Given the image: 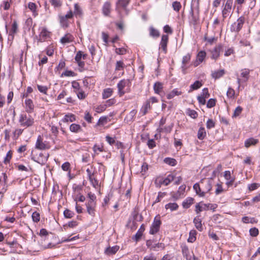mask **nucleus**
<instances>
[{"label": "nucleus", "mask_w": 260, "mask_h": 260, "mask_svg": "<svg viewBox=\"0 0 260 260\" xmlns=\"http://www.w3.org/2000/svg\"><path fill=\"white\" fill-rule=\"evenodd\" d=\"M19 122L21 126L28 127L34 123V119L29 115L22 113L19 116Z\"/></svg>", "instance_id": "f257e3e1"}, {"label": "nucleus", "mask_w": 260, "mask_h": 260, "mask_svg": "<svg viewBox=\"0 0 260 260\" xmlns=\"http://www.w3.org/2000/svg\"><path fill=\"white\" fill-rule=\"evenodd\" d=\"M175 179V176L173 174H169L166 178L161 177H157L154 181V184L156 187L160 188L162 185H168L170 182Z\"/></svg>", "instance_id": "f03ea898"}, {"label": "nucleus", "mask_w": 260, "mask_h": 260, "mask_svg": "<svg viewBox=\"0 0 260 260\" xmlns=\"http://www.w3.org/2000/svg\"><path fill=\"white\" fill-rule=\"evenodd\" d=\"M201 185L202 188V191L200 193V197H204L205 194L211 190L212 188L210 182L206 180H202L201 181Z\"/></svg>", "instance_id": "7ed1b4c3"}, {"label": "nucleus", "mask_w": 260, "mask_h": 260, "mask_svg": "<svg viewBox=\"0 0 260 260\" xmlns=\"http://www.w3.org/2000/svg\"><path fill=\"white\" fill-rule=\"evenodd\" d=\"M131 82L129 80L123 79L121 80L117 84L118 89V93L120 96H122L126 92L124 90L125 87L129 86Z\"/></svg>", "instance_id": "20e7f679"}, {"label": "nucleus", "mask_w": 260, "mask_h": 260, "mask_svg": "<svg viewBox=\"0 0 260 260\" xmlns=\"http://www.w3.org/2000/svg\"><path fill=\"white\" fill-rule=\"evenodd\" d=\"M244 22V18L240 17L236 22H234L231 26V30L232 31L238 32L242 27Z\"/></svg>", "instance_id": "39448f33"}, {"label": "nucleus", "mask_w": 260, "mask_h": 260, "mask_svg": "<svg viewBox=\"0 0 260 260\" xmlns=\"http://www.w3.org/2000/svg\"><path fill=\"white\" fill-rule=\"evenodd\" d=\"M49 154L48 153H41L39 154V157H38L37 159H36L35 156L32 157V159L37 162L40 164H44L47 160Z\"/></svg>", "instance_id": "423d86ee"}, {"label": "nucleus", "mask_w": 260, "mask_h": 260, "mask_svg": "<svg viewBox=\"0 0 260 260\" xmlns=\"http://www.w3.org/2000/svg\"><path fill=\"white\" fill-rule=\"evenodd\" d=\"M161 222L159 220H155L151 225L149 233L154 235L157 233L159 230Z\"/></svg>", "instance_id": "0eeeda50"}, {"label": "nucleus", "mask_w": 260, "mask_h": 260, "mask_svg": "<svg viewBox=\"0 0 260 260\" xmlns=\"http://www.w3.org/2000/svg\"><path fill=\"white\" fill-rule=\"evenodd\" d=\"M96 203L87 202L86 207L87 213L91 216H95Z\"/></svg>", "instance_id": "6e6552de"}, {"label": "nucleus", "mask_w": 260, "mask_h": 260, "mask_svg": "<svg viewBox=\"0 0 260 260\" xmlns=\"http://www.w3.org/2000/svg\"><path fill=\"white\" fill-rule=\"evenodd\" d=\"M232 6V1H226L222 10V15L224 17H226L231 13Z\"/></svg>", "instance_id": "1a4fd4ad"}, {"label": "nucleus", "mask_w": 260, "mask_h": 260, "mask_svg": "<svg viewBox=\"0 0 260 260\" xmlns=\"http://www.w3.org/2000/svg\"><path fill=\"white\" fill-rule=\"evenodd\" d=\"M36 148L40 150H44L48 149L49 147L43 142L42 137L39 136L36 143Z\"/></svg>", "instance_id": "9d476101"}, {"label": "nucleus", "mask_w": 260, "mask_h": 260, "mask_svg": "<svg viewBox=\"0 0 260 260\" xmlns=\"http://www.w3.org/2000/svg\"><path fill=\"white\" fill-rule=\"evenodd\" d=\"M168 39L169 37L167 35H163L161 37L160 48H161L165 53L167 52Z\"/></svg>", "instance_id": "9b49d317"}, {"label": "nucleus", "mask_w": 260, "mask_h": 260, "mask_svg": "<svg viewBox=\"0 0 260 260\" xmlns=\"http://www.w3.org/2000/svg\"><path fill=\"white\" fill-rule=\"evenodd\" d=\"M119 247L118 246H114L113 247H109L105 249L104 253L107 255H111L114 254L119 250Z\"/></svg>", "instance_id": "f8f14e48"}, {"label": "nucleus", "mask_w": 260, "mask_h": 260, "mask_svg": "<svg viewBox=\"0 0 260 260\" xmlns=\"http://www.w3.org/2000/svg\"><path fill=\"white\" fill-rule=\"evenodd\" d=\"M205 56V52L203 51L199 52L197 57V60L193 63L194 67H197L200 63H201L204 60Z\"/></svg>", "instance_id": "ddd939ff"}, {"label": "nucleus", "mask_w": 260, "mask_h": 260, "mask_svg": "<svg viewBox=\"0 0 260 260\" xmlns=\"http://www.w3.org/2000/svg\"><path fill=\"white\" fill-rule=\"evenodd\" d=\"M25 110L27 113L31 112L34 109V105L31 100L26 99L25 101Z\"/></svg>", "instance_id": "4468645a"}, {"label": "nucleus", "mask_w": 260, "mask_h": 260, "mask_svg": "<svg viewBox=\"0 0 260 260\" xmlns=\"http://www.w3.org/2000/svg\"><path fill=\"white\" fill-rule=\"evenodd\" d=\"M74 37L70 34H66L64 37L61 38L60 42L63 44L70 43L73 41Z\"/></svg>", "instance_id": "2eb2a0df"}, {"label": "nucleus", "mask_w": 260, "mask_h": 260, "mask_svg": "<svg viewBox=\"0 0 260 260\" xmlns=\"http://www.w3.org/2000/svg\"><path fill=\"white\" fill-rule=\"evenodd\" d=\"M224 177L228 181L226 182V184L228 185H231L233 184L234 179L232 178L230 171H225L224 172Z\"/></svg>", "instance_id": "dca6fc26"}, {"label": "nucleus", "mask_w": 260, "mask_h": 260, "mask_svg": "<svg viewBox=\"0 0 260 260\" xmlns=\"http://www.w3.org/2000/svg\"><path fill=\"white\" fill-rule=\"evenodd\" d=\"M50 32H49L46 28H42L40 34V40L41 41H45L49 37Z\"/></svg>", "instance_id": "f3484780"}, {"label": "nucleus", "mask_w": 260, "mask_h": 260, "mask_svg": "<svg viewBox=\"0 0 260 260\" xmlns=\"http://www.w3.org/2000/svg\"><path fill=\"white\" fill-rule=\"evenodd\" d=\"M190 60V55L189 54H187L186 55H185L182 59V72L184 74H185V70L186 69V68L185 67V64L187 63L189 60Z\"/></svg>", "instance_id": "a211bd4d"}, {"label": "nucleus", "mask_w": 260, "mask_h": 260, "mask_svg": "<svg viewBox=\"0 0 260 260\" xmlns=\"http://www.w3.org/2000/svg\"><path fill=\"white\" fill-rule=\"evenodd\" d=\"M111 12V5L109 2H106L103 7V13L105 16H109Z\"/></svg>", "instance_id": "6ab92c4d"}, {"label": "nucleus", "mask_w": 260, "mask_h": 260, "mask_svg": "<svg viewBox=\"0 0 260 260\" xmlns=\"http://www.w3.org/2000/svg\"><path fill=\"white\" fill-rule=\"evenodd\" d=\"M258 142V140L257 139H255L253 138H249L245 141V146L246 148H248L250 146L256 145Z\"/></svg>", "instance_id": "aec40b11"}, {"label": "nucleus", "mask_w": 260, "mask_h": 260, "mask_svg": "<svg viewBox=\"0 0 260 260\" xmlns=\"http://www.w3.org/2000/svg\"><path fill=\"white\" fill-rule=\"evenodd\" d=\"M193 223L196 228L200 231L203 230L202 220L199 217H196L193 219Z\"/></svg>", "instance_id": "412c9836"}, {"label": "nucleus", "mask_w": 260, "mask_h": 260, "mask_svg": "<svg viewBox=\"0 0 260 260\" xmlns=\"http://www.w3.org/2000/svg\"><path fill=\"white\" fill-rule=\"evenodd\" d=\"M224 73V70L223 69H221L218 71L213 72L211 75L213 78L217 79L223 76Z\"/></svg>", "instance_id": "4be33fe9"}, {"label": "nucleus", "mask_w": 260, "mask_h": 260, "mask_svg": "<svg viewBox=\"0 0 260 260\" xmlns=\"http://www.w3.org/2000/svg\"><path fill=\"white\" fill-rule=\"evenodd\" d=\"M70 130L72 132L77 133L82 131V127L79 124L73 123L70 126Z\"/></svg>", "instance_id": "5701e85b"}, {"label": "nucleus", "mask_w": 260, "mask_h": 260, "mask_svg": "<svg viewBox=\"0 0 260 260\" xmlns=\"http://www.w3.org/2000/svg\"><path fill=\"white\" fill-rule=\"evenodd\" d=\"M76 118L74 114H66L63 118L62 119V121L63 122H73L75 121Z\"/></svg>", "instance_id": "b1692460"}, {"label": "nucleus", "mask_w": 260, "mask_h": 260, "mask_svg": "<svg viewBox=\"0 0 260 260\" xmlns=\"http://www.w3.org/2000/svg\"><path fill=\"white\" fill-rule=\"evenodd\" d=\"M208 206L205 204H201L199 203L196 205V212L197 213H199L200 212L203 211V210H205L208 208Z\"/></svg>", "instance_id": "393cba45"}, {"label": "nucleus", "mask_w": 260, "mask_h": 260, "mask_svg": "<svg viewBox=\"0 0 260 260\" xmlns=\"http://www.w3.org/2000/svg\"><path fill=\"white\" fill-rule=\"evenodd\" d=\"M179 206L176 203H170L165 205V208L167 210L169 209L171 211L177 210Z\"/></svg>", "instance_id": "a878e982"}, {"label": "nucleus", "mask_w": 260, "mask_h": 260, "mask_svg": "<svg viewBox=\"0 0 260 260\" xmlns=\"http://www.w3.org/2000/svg\"><path fill=\"white\" fill-rule=\"evenodd\" d=\"M249 70L248 69H244L241 71V76L244 78L243 82H246L248 81L249 77Z\"/></svg>", "instance_id": "bb28decb"}, {"label": "nucleus", "mask_w": 260, "mask_h": 260, "mask_svg": "<svg viewBox=\"0 0 260 260\" xmlns=\"http://www.w3.org/2000/svg\"><path fill=\"white\" fill-rule=\"evenodd\" d=\"M220 51V47L217 46L215 47L211 51L212 58L216 59L219 56Z\"/></svg>", "instance_id": "cd10ccee"}, {"label": "nucleus", "mask_w": 260, "mask_h": 260, "mask_svg": "<svg viewBox=\"0 0 260 260\" xmlns=\"http://www.w3.org/2000/svg\"><path fill=\"white\" fill-rule=\"evenodd\" d=\"M113 93V90L110 88L105 89L102 93L103 99H106L110 98Z\"/></svg>", "instance_id": "c85d7f7f"}, {"label": "nucleus", "mask_w": 260, "mask_h": 260, "mask_svg": "<svg viewBox=\"0 0 260 260\" xmlns=\"http://www.w3.org/2000/svg\"><path fill=\"white\" fill-rule=\"evenodd\" d=\"M154 90L155 93L160 94L162 90V84L160 82H156L153 86Z\"/></svg>", "instance_id": "c756f323"}, {"label": "nucleus", "mask_w": 260, "mask_h": 260, "mask_svg": "<svg viewBox=\"0 0 260 260\" xmlns=\"http://www.w3.org/2000/svg\"><path fill=\"white\" fill-rule=\"evenodd\" d=\"M197 232L196 230H191L189 232V238H188V242L190 243L194 242L196 240Z\"/></svg>", "instance_id": "7c9ffc66"}, {"label": "nucleus", "mask_w": 260, "mask_h": 260, "mask_svg": "<svg viewBox=\"0 0 260 260\" xmlns=\"http://www.w3.org/2000/svg\"><path fill=\"white\" fill-rule=\"evenodd\" d=\"M173 126V124H171L170 125L165 126L164 128L158 127L157 128V131L159 133H162V132H165V133H170L171 131H172Z\"/></svg>", "instance_id": "2f4dec72"}, {"label": "nucleus", "mask_w": 260, "mask_h": 260, "mask_svg": "<svg viewBox=\"0 0 260 260\" xmlns=\"http://www.w3.org/2000/svg\"><path fill=\"white\" fill-rule=\"evenodd\" d=\"M193 199L191 198H188L182 203V206L184 208L187 209L193 204Z\"/></svg>", "instance_id": "473e14b6"}, {"label": "nucleus", "mask_w": 260, "mask_h": 260, "mask_svg": "<svg viewBox=\"0 0 260 260\" xmlns=\"http://www.w3.org/2000/svg\"><path fill=\"white\" fill-rule=\"evenodd\" d=\"M182 92L180 91H178L177 89H173L171 92L167 94L168 99H171L173 98L176 95H181Z\"/></svg>", "instance_id": "72a5a7b5"}, {"label": "nucleus", "mask_w": 260, "mask_h": 260, "mask_svg": "<svg viewBox=\"0 0 260 260\" xmlns=\"http://www.w3.org/2000/svg\"><path fill=\"white\" fill-rule=\"evenodd\" d=\"M202 86V83L200 81H196L193 84L190 85V89L189 92L192 91L193 90H197L200 88Z\"/></svg>", "instance_id": "f704fd0d"}, {"label": "nucleus", "mask_w": 260, "mask_h": 260, "mask_svg": "<svg viewBox=\"0 0 260 260\" xmlns=\"http://www.w3.org/2000/svg\"><path fill=\"white\" fill-rule=\"evenodd\" d=\"M149 33L150 36L154 38H157L160 35L158 30L156 29L152 26H151L149 28Z\"/></svg>", "instance_id": "c9c22d12"}, {"label": "nucleus", "mask_w": 260, "mask_h": 260, "mask_svg": "<svg viewBox=\"0 0 260 260\" xmlns=\"http://www.w3.org/2000/svg\"><path fill=\"white\" fill-rule=\"evenodd\" d=\"M59 22L61 25L64 28H67L69 26V21L68 19H66L64 18L63 16H59Z\"/></svg>", "instance_id": "e433bc0d"}, {"label": "nucleus", "mask_w": 260, "mask_h": 260, "mask_svg": "<svg viewBox=\"0 0 260 260\" xmlns=\"http://www.w3.org/2000/svg\"><path fill=\"white\" fill-rule=\"evenodd\" d=\"M153 251H158L162 250L165 248V245L162 243H158L154 244L153 247H152Z\"/></svg>", "instance_id": "4c0bfd02"}, {"label": "nucleus", "mask_w": 260, "mask_h": 260, "mask_svg": "<svg viewBox=\"0 0 260 260\" xmlns=\"http://www.w3.org/2000/svg\"><path fill=\"white\" fill-rule=\"evenodd\" d=\"M128 4V1H117L116 3L117 9H125Z\"/></svg>", "instance_id": "58836bf2"}, {"label": "nucleus", "mask_w": 260, "mask_h": 260, "mask_svg": "<svg viewBox=\"0 0 260 260\" xmlns=\"http://www.w3.org/2000/svg\"><path fill=\"white\" fill-rule=\"evenodd\" d=\"M88 179L92 184V185L95 188H97L99 186V183L98 180L94 177L93 175L91 176H89L88 177Z\"/></svg>", "instance_id": "ea45409f"}, {"label": "nucleus", "mask_w": 260, "mask_h": 260, "mask_svg": "<svg viewBox=\"0 0 260 260\" xmlns=\"http://www.w3.org/2000/svg\"><path fill=\"white\" fill-rule=\"evenodd\" d=\"M18 29V25L17 22L16 21H14L12 25V28L10 31V35L11 36H13L15 33L17 32Z\"/></svg>", "instance_id": "a19ab883"}, {"label": "nucleus", "mask_w": 260, "mask_h": 260, "mask_svg": "<svg viewBox=\"0 0 260 260\" xmlns=\"http://www.w3.org/2000/svg\"><path fill=\"white\" fill-rule=\"evenodd\" d=\"M206 134L204 128H200L198 132V138L200 140H203L206 136Z\"/></svg>", "instance_id": "79ce46f5"}, {"label": "nucleus", "mask_w": 260, "mask_h": 260, "mask_svg": "<svg viewBox=\"0 0 260 260\" xmlns=\"http://www.w3.org/2000/svg\"><path fill=\"white\" fill-rule=\"evenodd\" d=\"M2 176L3 177V182H4V187L2 188V190H3L4 192L6 191L7 190V180H8V177L7 174L5 173H2Z\"/></svg>", "instance_id": "37998d69"}, {"label": "nucleus", "mask_w": 260, "mask_h": 260, "mask_svg": "<svg viewBox=\"0 0 260 260\" xmlns=\"http://www.w3.org/2000/svg\"><path fill=\"white\" fill-rule=\"evenodd\" d=\"M164 161L167 164L171 166H174L176 165V160L174 158H166L164 159Z\"/></svg>", "instance_id": "c03bdc74"}, {"label": "nucleus", "mask_w": 260, "mask_h": 260, "mask_svg": "<svg viewBox=\"0 0 260 260\" xmlns=\"http://www.w3.org/2000/svg\"><path fill=\"white\" fill-rule=\"evenodd\" d=\"M186 113L187 115H188L189 116H190L191 118L195 119L198 116V113L197 112L191 109H187Z\"/></svg>", "instance_id": "a18cd8bd"}, {"label": "nucleus", "mask_w": 260, "mask_h": 260, "mask_svg": "<svg viewBox=\"0 0 260 260\" xmlns=\"http://www.w3.org/2000/svg\"><path fill=\"white\" fill-rule=\"evenodd\" d=\"M75 92L79 99L83 100L86 98V94L82 89L78 91H75Z\"/></svg>", "instance_id": "49530a36"}, {"label": "nucleus", "mask_w": 260, "mask_h": 260, "mask_svg": "<svg viewBox=\"0 0 260 260\" xmlns=\"http://www.w3.org/2000/svg\"><path fill=\"white\" fill-rule=\"evenodd\" d=\"M193 188L194 190L196 191L197 194L200 196V193L202 191V188L201 185V183L200 184L196 183L194 184Z\"/></svg>", "instance_id": "de8ad7c7"}, {"label": "nucleus", "mask_w": 260, "mask_h": 260, "mask_svg": "<svg viewBox=\"0 0 260 260\" xmlns=\"http://www.w3.org/2000/svg\"><path fill=\"white\" fill-rule=\"evenodd\" d=\"M32 220L35 222H38L40 219V215L37 212H34L31 215Z\"/></svg>", "instance_id": "09e8293b"}, {"label": "nucleus", "mask_w": 260, "mask_h": 260, "mask_svg": "<svg viewBox=\"0 0 260 260\" xmlns=\"http://www.w3.org/2000/svg\"><path fill=\"white\" fill-rule=\"evenodd\" d=\"M63 214L66 218H71L74 216V213L71 210L69 209H66L64 210Z\"/></svg>", "instance_id": "8fccbe9b"}, {"label": "nucleus", "mask_w": 260, "mask_h": 260, "mask_svg": "<svg viewBox=\"0 0 260 260\" xmlns=\"http://www.w3.org/2000/svg\"><path fill=\"white\" fill-rule=\"evenodd\" d=\"M124 65L121 61H117L116 63L115 70L120 71L124 69Z\"/></svg>", "instance_id": "3c124183"}, {"label": "nucleus", "mask_w": 260, "mask_h": 260, "mask_svg": "<svg viewBox=\"0 0 260 260\" xmlns=\"http://www.w3.org/2000/svg\"><path fill=\"white\" fill-rule=\"evenodd\" d=\"M88 197L89 199V200L87 202L89 203H96V202L95 201L96 199V196L95 194L92 192H89L88 194Z\"/></svg>", "instance_id": "603ef678"}, {"label": "nucleus", "mask_w": 260, "mask_h": 260, "mask_svg": "<svg viewBox=\"0 0 260 260\" xmlns=\"http://www.w3.org/2000/svg\"><path fill=\"white\" fill-rule=\"evenodd\" d=\"M12 153L11 151H8V152L7 153V155L6 156V157L4 159V162L5 164H7V163H8L10 161V159L12 158Z\"/></svg>", "instance_id": "864d4df0"}, {"label": "nucleus", "mask_w": 260, "mask_h": 260, "mask_svg": "<svg viewBox=\"0 0 260 260\" xmlns=\"http://www.w3.org/2000/svg\"><path fill=\"white\" fill-rule=\"evenodd\" d=\"M216 104V101L215 99H210L207 102V107L209 108H211L215 106Z\"/></svg>", "instance_id": "5fc2aeb1"}, {"label": "nucleus", "mask_w": 260, "mask_h": 260, "mask_svg": "<svg viewBox=\"0 0 260 260\" xmlns=\"http://www.w3.org/2000/svg\"><path fill=\"white\" fill-rule=\"evenodd\" d=\"M242 111V108L240 106L237 107L235 111L233 117H237L239 116Z\"/></svg>", "instance_id": "6e6d98bb"}, {"label": "nucleus", "mask_w": 260, "mask_h": 260, "mask_svg": "<svg viewBox=\"0 0 260 260\" xmlns=\"http://www.w3.org/2000/svg\"><path fill=\"white\" fill-rule=\"evenodd\" d=\"M172 6L174 10L179 11L181 8V4L179 2L175 1L172 4Z\"/></svg>", "instance_id": "4d7b16f0"}, {"label": "nucleus", "mask_w": 260, "mask_h": 260, "mask_svg": "<svg viewBox=\"0 0 260 260\" xmlns=\"http://www.w3.org/2000/svg\"><path fill=\"white\" fill-rule=\"evenodd\" d=\"M249 233L251 236L256 237L258 234V230L255 228H252L249 230Z\"/></svg>", "instance_id": "13d9d810"}, {"label": "nucleus", "mask_w": 260, "mask_h": 260, "mask_svg": "<svg viewBox=\"0 0 260 260\" xmlns=\"http://www.w3.org/2000/svg\"><path fill=\"white\" fill-rule=\"evenodd\" d=\"M226 95L230 98H233L235 95L234 90L231 87H229L226 92Z\"/></svg>", "instance_id": "bf43d9fd"}, {"label": "nucleus", "mask_w": 260, "mask_h": 260, "mask_svg": "<svg viewBox=\"0 0 260 260\" xmlns=\"http://www.w3.org/2000/svg\"><path fill=\"white\" fill-rule=\"evenodd\" d=\"M74 7H75V10H74V14H75L76 15L80 16L82 14V12H81V10L80 9L78 5L77 4H75Z\"/></svg>", "instance_id": "052dcab7"}, {"label": "nucleus", "mask_w": 260, "mask_h": 260, "mask_svg": "<svg viewBox=\"0 0 260 260\" xmlns=\"http://www.w3.org/2000/svg\"><path fill=\"white\" fill-rule=\"evenodd\" d=\"M166 195V192H159L157 198L155 201V203H158L160 201L161 199Z\"/></svg>", "instance_id": "680f3d73"}, {"label": "nucleus", "mask_w": 260, "mask_h": 260, "mask_svg": "<svg viewBox=\"0 0 260 260\" xmlns=\"http://www.w3.org/2000/svg\"><path fill=\"white\" fill-rule=\"evenodd\" d=\"M106 140L110 145H112L115 143V139L108 135L106 137Z\"/></svg>", "instance_id": "e2e57ef3"}, {"label": "nucleus", "mask_w": 260, "mask_h": 260, "mask_svg": "<svg viewBox=\"0 0 260 260\" xmlns=\"http://www.w3.org/2000/svg\"><path fill=\"white\" fill-rule=\"evenodd\" d=\"M202 96L204 97L205 99H207L209 97L210 94L208 92V90L207 88H205L202 90Z\"/></svg>", "instance_id": "0e129e2a"}, {"label": "nucleus", "mask_w": 260, "mask_h": 260, "mask_svg": "<svg viewBox=\"0 0 260 260\" xmlns=\"http://www.w3.org/2000/svg\"><path fill=\"white\" fill-rule=\"evenodd\" d=\"M37 87H38V90L41 92H42V93H43L44 94H46L47 91V89H48V88H47L46 86L38 85L37 86Z\"/></svg>", "instance_id": "69168bd1"}, {"label": "nucleus", "mask_w": 260, "mask_h": 260, "mask_svg": "<svg viewBox=\"0 0 260 260\" xmlns=\"http://www.w3.org/2000/svg\"><path fill=\"white\" fill-rule=\"evenodd\" d=\"M126 49L124 48H116L115 52L120 55L124 54L126 53Z\"/></svg>", "instance_id": "338daca9"}, {"label": "nucleus", "mask_w": 260, "mask_h": 260, "mask_svg": "<svg viewBox=\"0 0 260 260\" xmlns=\"http://www.w3.org/2000/svg\"><path fill=\"white\" fill-rule=\"evenodd\" d=\"M207 127L208 128H211L215 126V123L212 119H208L206 123Z\"/></svg>", "instance_id": "774afa93"}]
</instances>
